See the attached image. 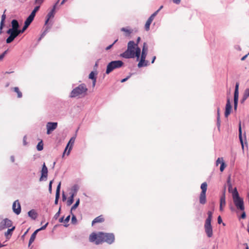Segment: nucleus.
<instances>
[{
  "label": "nucleus",
  "mask_w": 249,
  "mask_h": 249,
  "mask_svg": "<svg viewBox=\"0 0 249 249\" xmlns=\"http://www.w3.org/2000/svg\"><path fill=\"white\" fill-rule=\"evenodd\" d=\"M135 42L133 40L129 41L127 43L126 50L121 53L120 56L125 59L135 58Z\"/></svg>",
  "instance_id": "1"
},
{
  "label": "nucleus",
  "mask_w": 249,
  "mask_h": 249,
  "mask_svg": "<svg viewBox=\"0 0 249 249\" xmlns=\"http://www.w3.org/2000/svg\"><path fill=\"white\" fill-rule=\"evenodd\" d=\"M88 91V88L84 83H82L74 88L71 92L69 97L75 98L80 95L85 96Z\"/></svg>",
  "instance_id": "2"
},
{
  "label": "nucleus",
  "mask_w": 249,
  "mask_h": 249,
  "mask_svg": "<svg viewBox=\"0 0 249 249\" xmlns=\"http://www.w3.org/2000/svg\"><path fill=\"white\" fill-rule=\"evenodd\" d=\"M124 63L122 60H113L109 62L107 65L106 70V74H109L114 70L122 68L124 66Z\"/></svg>",
  "instance_id": "3"
},
{
  "label": "nucleus",
  "mask_w": 249,
  "mask_h": 249,
  "mask_svg": "<svg viewBox=\"0 0 249 249\" xmlns=\"http://www.w3.org/2000/svg\"><path fill=\"white\" fill-rule=\"evenodd\" d=\"M100 238L101 243L106 242L108 244H112L115 240V236L113 233H105L100 231Z\"/></svg>",
  "instance_id": "4"
},
{
  "label": "nucleus",
  "mask_w": 249,
  "mask_h": 249,
  "mask_svg": "<svg viewBox=\"0 0 249 249\" xmlns=\"http://www.w3.org/2000/svg\"><path fill=\"white\" fill-rule=\"evenodd\" d=\"M100 236V231L98 233L92 232L89 235V240L90 242H94L95 244L99 245L101 243Z\"/></svg>",
  "instance_id": "5"
},
{
  "label": "nucleus",
  "mask_w": 249,
  "mask_h": 249,
  "mask_svg": "<svg viewBox=\"0 0 249 249\" xmlns=\"http://www.w3.org/2000/svg\"><path fill=\"white\" fill-rule=\"evenodd\" d=\"M233 203L237 210L244 211L245 206L243 198L240 196L233 199Z\"/></svg>",
  "instance_id": "6"
},
{
  "label": "nucleus",
  "mask_w": 249,
  "mask_h": 249,
  "mask_svg": "<svg viewBox=\"0 0 249 249\" xmlns=\"http://www.w3.org/2000/svg\"><path fill=\"white\" fill-rule=\"evenodd\" d=\"M212 222L205 221L204 230L207 236L209 237H212L213 235V227L211 224Z\"/></svg>",
  "instance_id": "7"
},
{
  "label": "nucleus",
  "mask_w": 249,
  "mask_h": 249,
  "mask_svg": "<svg viewBox=\"0 0 249 249\" xmlns=\"http://www.w3.org/2000/svg\"><path fill=\"white\" fill-rule=\"evenodd\" d=\"M48 168L44 163L42 165V169L41 170V176L39 178V181H46L48 178Z\"/></svg>",
  "instance_id": "8"
},
{
  "label": "nucleus",
  "mask_w": 249,
  "mask_h": 249,
  "mask_svg": "<svg viewBox=\"0 0 249 249\" xmlns=\"http://www.w3.org/2000/svg\"><path fill=\"white\" fill-rule=\"evenodd\" d=\"M76 134L75 135V136L72 137L70 140H69V142L67 144V145L65 147L64 152H63V156H64L66 150H67L68 148L70 146L69 149L67 153V155H69L71 152V151L72 149V146L74 143L75 140L76 138Z\"/></svg>",
  "instance_id": "9"
},
{
  "label": "nucleus",
  "mask_w": 249,
  "mask_h": 249,
  "mask_svg": "<svg viewBox=\"0 0 249 249\" xmlns=\"http://www.w3.org/2000/svg\"><path fill=\"white\" fill-rule=\"evenodd\" d=\"M12 225V221L8 218H5L0 222V231L6 228H10Z\"/></svg>",
  "instance_id": "10"
},
{
  "label": "nucleus",
  "mask_w": 249,
  "mask_h": 249,
  "mask_svg": "<svg viewBox=\"0 0 249 249\" xmlns=\"http://www.w3.org/2000/svg\"><path fill=\"white\" fill-rule=\"evenodd\" d=\"M58 123L57 122H48L46 124L47 134H50L57 127Z\"/></svg>",
  "instance_id": "11"
},
{
  "label": "nucleus",
  "mask_w": 249,
  "mask_h": 249,
  "mask_svg": "<svg viewBox=\"0 0 249 249\" xmlns=\"http://www.w3.org/2000/svg\"><path fill=\"white\" fill-rule=\"evenodd\" d=\"M232 106L231 103L230 98L229 97L227 98V103L225 106L224 115L225 117H228L231 113L232 110Z\"/></svg>",
  "instance_id": "12"
},
{
  "label": "nucleus",
  "mask_w": 249,
  "mask_h": 249,
  "mask_svg": "<svg viewBox=\"0 0 249 249\" xmlns=\"http://www.w3.org/2000/svg\"><path fill=\"white\" fill-rule=\"evenodd\" d=\"M13 211L17 215L21 213V206L18 200L15 201L12 205Z\"/></svg>",
  "instance_id": "13"
},
{
  "label": "nucleus",
  "mask_w": 249,
  "mask_h": 249,
  "mask_svg": "<svg viewBox=\"0 0 249 249\" xmlns=\"http://www.w3.org/2000/svg\"><path fill=\"white\" fill-rule=\"evenodd\" d=\"M157 15V13L154 12L148 18L147 20L146 21V22L145 24V26H144L145 30L146 31H148L150 30V26L152 21L153 20L154 18L155 17V16Z\"/></svg>",
  "instance_id": "14"
},
{
  "label": "nucleus",
  "mask_w": 249,
  "mask_h": 249,
  "mask_svg": "<svg viewBox=\"0 0 249 249\" xmlns=\"http://www.w3.org/2000/svg\"><path fill=\"white\" fill-rule=\"evenodd\" d=\"M145 59L146 58L140 57L137 65L139 68L146 67L149 65V62Z\"/></svg>",
  "instance_id": "15"
},
{
  "label": "nucleus",
  "mask_w": 249,
  "mask_h": 249,
  "mask_svg": "<svg viewBox=\"0 0 249 249\" xmlns=\"http://www.w3.org/2000/svg\"><path fill=\"white\" fill-rule=\"evenodd\" d=\"M11 26L12 28L8 29L9 32H12L13 30L18 29L20 27V25L18 21L16 19H13L11 21Z\"/></svg>",
  "instance_id": "16"
},
{
  "label": "nucleus",
  "mask_w": 249,
  "mask_h": 249,
  "mask_svg": "<svg viewBox=\"0 0 249 249\" xmlns=\"http://www.w3.org/2000/svg\"><path fill=\"white\" fill-rule=\"evenodd\" d=\"M97 72L96 71H92L89 75V78L92 81V87H94L96 82Z\"/></svg>",
  "instance_id": "17"
},
{
  "label": "nucleus",
  "mask_w": 249,
  "mask_h": 249,
  "mask_svg": "<svg viewBox=\"0 0 249 249\" xmlns=\"http://www.w3.org/2000/svg\"><path fill=\"white\" fill-rule=\"evenodd\" d=\"M239 83L237 82L235 84V89L233 95V101H238L239 98Z\"/></svg>",
  "instance_id": "18"
},
{
  "label": "nucleus",
  "mask_w": 249,
  "mask_h": 249,
  "mask_svg": "<svg viewBox=\"0 0 249 249\" xmlns=\"http://www.w3.org/2000/svg\"><path fill=\"white\" fill-rule=\"evenodd\" d=\"M148 47L147 43L144 42L142 48V52L140 54V57L146 58L147 54Z\"/></svg>",
  "instance_id": "19"
},
{
  "label": "nucleus",
  "mask_w": 249,
  "mask_h": 249,
  "mask_svg": "<svg viewBox=\"0 0 249 249\" xmlns=\"http://www.w3.org/2000/svg\"><path fill=\"white\" fill-rule=\"evenodd\" d=\"M15 226H13L11 228H8L7 231H6L4 233V235L6 238V240L4 243L6 242L7 240L10 239V238H11V237L13 234V232L15 230Z\"/></svg>",
  "instance_id": "20"
},
{
  "label": "nucleus",
  "mask_w": 249,
  "mask_h": 249,
  "mask_svg": "<svg viewBox=\"0 0 249 249\" xmlns=\"http://www.w3.org/2000/svg\"><path fill=\"white\" fill-rule=\"evenodd\" d=\"M241 122L240 121L239 124V127H238V131H239V139L240 142V143L242 146V148L243 150H244V141L242 137V128H241Z\"/></svg>",
  "instance_id": "21"
},
{
  "label": "nucleus",
  "mask_w": 249,
  "mask_h": 249,
  "mask_svg": "<svg viewBox=\"0 0 249 249\" xmlns=\"http://www.w3.org/2000/svg\"><path fill=\"white\" fill-rule=\"evenodd\" d=\"M135 46L134 55L136 58V61H139L140 57L141 49L137 44H135Z\"/></svg>",
  "instance_id": "22"
},
{
  "label": "nucleus",
  "mask_w": 249,
  "mask_h": 249,
  "mask_svg": "<svg viewBox=\"0 0 249 249\" xmlns=\"http://www.w3.org/2000/svg\"><path fill=\"white\" fill-rule=\"evenodd\" d=\"M6 33L9 35V36L6 39V42L7 44L11 43L16 37L13 34L12 32H9V30H7Z\"/></svg>",
  "instance_id": "23"
},
{
  "label": "nucleus",
  "mask_w": 249,
  "mask_h": 249,
  "mask_svg": "<svg viewBox=\"0 0 249 249\" xmlns=\"http://www.w3.org/2000/svg\"><path fill=\"white\" fill-rule=\"evenodd\" d=\"M28 215L33 220H36L38 214L34 209H32L28 212Z\"/></svg>",
  "instance_id": "24"
},
{
  "label": "nucleus",
  "mask_w": 249,
  "mask_h": 249,
  "mask_svg": "<svg viewBox=\"0 0 249 249\" xmlns=\"http://www.w3.org/2000/svg\"><path fill=\"white\" fill-rule=\"evenodd\" d=\"M216 125L219 131L220 128V107L219 106L217 107V117H216Z\"/></svg>",
  "instance_id": "25"
},
{
  "label": "nucleus",
  "mask_w": 249,
  "mask_h": 249,
  "mask_svg": "<svg viewBox=\"0 0 249 249\" xmlns=\"http://www.w3.org/2000/svg\"><path fill=\"white\" fill-rule=\"evenodd\" d=\"M206 193H200L199 196V203L201 204L204 205L206 202Z\"/></svg>",
  "instance_id": "26"
},
{
  "label": "nucleus",
  "mask_w": 249,
  "mask_h": 249,
  "mask_svg": "<svg viewBox=\"0 0 249 249\" xmlns=\"http://www.w3.org/2000/svg\"><path fill=\"white\" fill-rule=\"evenodd\" d=\"M105 220L104 217L102 215H99L94 218L92 221V225L93 226L94 224L97 223H101L104 222Z\"/></svg>",
  "instance_id": "27"
},
{
  "label": "nucleus",
  "mask_w": 249,
  "mask_h": 249,
  "mask_svg": "<svg viewBox=\"0 0 249 249\" xmlns=\"http://www.w3.org/2000/svg\"><path fill=\"white\" fill-rule=\"evenodd\" d=\"M37 231H36V230L34 231V232L32 234L30 238L29 241L28 247L30 248L31 245L32 243L35 241L36 234L37 233Z\"/></svg>",
  "instance_id": "28"
},
{
  "label": "nucleus",
  "mask_w": 249,
  "mask_h": 249,
  "mask_svg": "<svg viewBox=\"0 0 249 249\" xmlns=\"http://www.w3.org/2000/svg\"><path fill=\"white\" fill-rule=\"evenodd\" d=\"M35 17L34 16L32 15L31 14H30L29 16L26 18L24 21V23L27 24V25L29 26L31 23L33 22L34 20Z\"/></svg>",
  "instance_id": "29"
},
{
  "label": "nucleus",
  "mask_w": 249,
  "mask_h": 249,
  "mask_svg": "<svg viewBox=\"0 0 249 249\" xmlns=\"http://www.w3.org/2000/svg\"><path fill=\"white\" fill-rule=\"evenodd\" d=\"M79 189V187L78 184H76L73 185L71 188V192L70 194H73L74 196H75L76 195Z\"/></svg>",
  "instance_id": "30"
},
{
  "label": "nucleus",
  "mask_w": 249,
  "mask_h": 249,
  "mask_svg": "<svg viewBox=\"0 0 249 249\" xmlns=\"http://www.w3.org/2000/svg\"><path fill=\"white\" fill-rule=\"evenodd\" d=\"M74 196L73 195V194H71L70 197H69L68 200H67V204L68 206H70L71 205L73 201H74Z\"/></svg>",
  "instance_id": "31"
},
{
  "label": "nucleus",
  "mask_w": 249,
  "mask_h": 249,
  "mask_svg": "<svg viewBox=\"0 0 249 249\" xmlns=\"http://www.w3.org/2000/svg\"><path fill=\"white\" fill-rule=\"evenodd\" d=\"M232 198L234 199L237 197H240L238 192L237 190L236 187H235L232 191Z\"/></svg>",
  "instance_id": "32"
},
{
  "label": "nucleus",
  "mask_w": 249,
  "mask_h": 249,
  "mask_svg": "<svg viewBox=\"0 0 249 249\" xmlns=\"http://www.w3.org/2000/svg\"><path fill=\"white\" fill-rule=\"evenodd\" d=\"M200 188L201 189V193H206L207 190V183L206 182H204L201 185Z\"/></svg>",
  "instance_id": "33"
},
{
  "label": "nucleus",
  "mask_w": 249,
  "mask_h": 249,
  "mask_svg": "<svg viewBox=\"0 0 249 249\" xmlns=\"http://www.w3.org/2000/svg\"><path fill=\"white\" fill-rule=\"evenodd\" d=\"M40 6L39 5H36V6L34 7V9L32 10L30 14L34 16V17L36 16V13L39 10L40 8Z\"/></svg>",
  "instance_id": "34"
},
{
  "label": "nucleus",
  "mask_w": 249,
  "mask_h": 249,
  "mask_svg": "<svg viewBox=\"0 0 249 249\" xmlns=\"http://www.w3.org/2000/svg\"><path fill=\"white\" fill-rule=\"evenodd\" d=\"M43 141L41 140L40 141H39L37 145H36V149L38 151H41L43 149Z\"/></svg>",
  "instance_id": "35"
},
{
  "label": "nucleus",
  "mask_w": 249,
  "mask_h": 249,
  "mask_svg": "<svg viewBox=\"0 0 249 249\" xmlns=\"http://www.w3.org/2000/svg\"><path fill=\"white\" fill-rule=\"evenodd\" d=\"M213 212L211 211H208L207 212L208 217L205 220V221L212 222L213 219Z\"/></svg>",
  "instance_id": "36"
},
{
  "label": "nucleus",
  "mask_w": 249,
  "mask_h": 249,
  "mask_svg": "<svg viewBox=\"0 0 249 249\" xmlns=\"http://www.w3.org/2000/svg\"><path fill=\"white\" fill-rule=\"evenodd\" d=\"M55 13V9L54 8H52V9L48 13L47 15V17L49 18H53L54 17Z\"/></svg>",
  "instance_id": "37"
},
{
  "label": "nucleus",
  "mask_w": 249,
  "mask_h": 249,
  "mask_svg": "<svg viewBox=\"0 0 249 249\" xmlns=\"http://www.w3.org/2000/svg\"><path fill=\"white\" fill-rule=\"evenodd\" d=\"M80 204V199L78 198L76 199L75 203L72 206L71 209V212H72L73 210L76 209Z\"/></svg>",
  "instance_id": "38"
},
{
  "label": "nucleus",
  "mask_w": 249,
  "mask_h": 249,
  "mask_svg": "<svg viewBox=\"0 0 249 249\" xmlns=\"http://www.w3.org/2000/svg\"><path fill=\"white\" fill-rule=\"evenodd\" d=\"M51 27H52V25H47L45 27L44 30L43 31V32L42 33V34L40 35L41 37H43L47 34L49 30H50L51 28Z\"/></svg>",
  "instance_id": "39"
},
{
  "label": "nucleus",
  "mask_w": 249,
  "mask_h": 249,
  "mask_svg": "<svg viewBox=\"0 0 249 249\" xmlns=\"http://www.w3.org/2000/svg\"><path fill=\"white\" fill-rule=\"evenodd\" d=\"M227 185H228V190H229V192H231L232 190V184L231 182V177L230 176H229L228 179H227Z\"/></svg>",
  "instance_id": "40"
},
{
  "label": "nucleus",
  "mask_w": 249,
  "mask_h": 249,
  "mask_svg": "<svg viewBox=\"0 0 249 249\" xmlns=\"http://www.w3.org/2000/svg\"><path fill=\"white\" fill-rule=\"evenodd\" d=\"M14 91L17 93L18 98H20L22 97V92L19 90V88L18 87H16L14 88Z\"/></svg>",
  "instance_id": "41"
},
{
  "label": "nucleus",
  "mask_w": 249,
  "mask_h": 249,
  "mask_svg": "<svg viewBox=\"0 0 249 249\" xmlns=\"http://www.w3.org/2000/svg\"><path fill=\"white\" fill-rule=\"evenodd\" d=\"M70 213L71 214V223L73 225L76 224L77 222L76 216L72 212H71Z\"/></svg>",
  "instance_id": "42"
},
{
  "label": "nucleus",
  "mask_w": 249,
  "mask_h": 249,
  "mask_svg": "<svg viewBox=\"0 0 249 249\" xmlns=\"http://www.w3.org/2000/svg\"><path fill=\"white\" fill-rule=\"evenodd\" d=\"M12 33L16 37L18 35L22 34L19 29L13 30V31H12Z\"/></svg>",
  "instance_id": "43"
},
{
  "label": "nucleus",
  "mask_w": 249,
  "mask_h": 249,
  "mask_svg": "<svg viewBox=\"0 0 249 249\" xmlns=\"http://www.w3.org/2000/svg\"><path fill=\"white\" fill-rule=\"evenodd\" d=\"M226 204L225 196L224 194L223 196H221L220 199V205L225 206Z\"/></svg>",
  "instance_id": "44"
},
{
  "label": "nucleus",
  "mask_w": 249,
  "mask_h": 249,
  "mask_svg": "<svg viewBox=\"0 0 249 249\" xmlns=\"http://www.w3.org/2000/svg\"><path fill=\"white\" fill-rule=\"evenodd\" d=\"M121 30L122 31H123L124 32H125L126 33H127V34L126 35V36H129L132 33V32L131 31V30H129V29H127L124 27H123L121 28Z\"/></svg>",
  "instance_id": "45"
},
{
  "label": "nucleus",
  "mask_w": 249,
  "mask_h": 249,
  "mask_svg": "<svg viewBox=\"0 0 249 249\" xmlns=\"http://www.w3.org/2000/svg\"><path fill=\"white\" fill-rule=\"evenodd\" d=\"M226 167V164L224 160H221V163L220 167V171L223 172Z\"/></svg>",
  "instance_id": "46"
},
{
  "label": "nucleus",
  "mask_w": 249,
  "mask_h": 249,
  "mask_svg": "<svg viewBox=\"0 0 249 249\" xmlns=\"http://www.w3.org/2000/svg\"><path fill=\"white\" fill-rule=\"evenodd\" d=\"M45 1V0H35L34 4L35 5H39L41 6Z\"/></svg>",
  "instance_id": "47"
},
{
  "label": "nucleus",
  "mask_w": 249,
  "mask_h": 249,
  "mask_svg": "<svg viewBox=\"0 0 249 249\" xmlns=\"http://www.w3.org/2000/svg\"><path fill=\"white\" fill-rule=\"evenodd\" d=\"M48 224L49 223L47 222L44 225L42 226L40 228L36 229V231H37V232H38L39 231L45 230Z\"/></svg>",
  "instance_id": "48"
},
{
  "label": "nucleus",
  "mask_w": 249,
  "mask_h": 249,
  "mask_svg": "<svg viewBox=\"0 0 249 249\" xmlns=\"http://www.w3.org/2000/svg\"><path fill=\"white\" fill-rule=\"evenodd\" d=\"M60 213H61V206L59 207L58 211L54 215L53 219H54L55 220H56L59 216Z\"/></svg>",
  "instance_id": "49"
},
{
  "label": "nucleus",
  "mask_w": 249,
  "mask_h": 249,
  "mask_svg": "<svg viewBox=\"0 0 249 249\" xmlns=\"http://www.w3.org/2000/svg\"><path fill=\"white\" fill-rule=\"evenodd\" d=\"M217 223L218 224H222L223 226H225V224L223 222L222 217L220 215H219L217 217Z\"/></svg>",
  "instance_id": "50"
},
{
  "label": "nucleus",
  "mask_w": 249,
  "mask_h": 249,
  "mask_svg": "<svg viewBox=\"0 0 249 249\" xmlns=\"http://www.w3.org/2000/svg\"><path fill=\"white\" fill-rule=\"evenodd\" d=\"M117 41H118V39H116L113 42V43H112L111 44H110L109 46H108L106 48V50L107 51V50H109V49H110L113 47V46L117 42Z\"/></svg>",
  "instance_id": "51"
},
{
  "label": "nucleus",
  "mask_w": 249,
  "mask_h": 249,
  "mask_svg": "<svg viewBox=\"0 0 249 249\" xmlns=\"http://www.w3.org/2000/svg\"><path fill=\"white\" fill-rule=\"evenodd\" d=\"M242 212L241 214L240 215V216L239 217V219H245L246 217V212H245V210L244 211H241Z\"/></svg>",
  "instance_id": "52"
},
{
  "label": "nucleus",
  "mask_w": 249,
  "mask_h": 249,
  "mask_svg": "<svg viewBox=\"0 0 249 249\" xmlns=\"http://www.w3.org/2000/svg\"><path fill=\"white\" fill-rule=\"evenodd\" d=\"M231 212H236V213H238V211H237L235 208V207L232 205L231 203L230 204L229 206Z\"/></svg>",
  "instance_id": "53"
},
{
  "label": "nucleus",
  "mask_w": 249,
  "mask_h": 249,
  "mask_svg": "<svg viewBox=\"0 0 249 249\" xmlns=\"http://www.w3.org/2000/svg\"><path fill=\"white\" fill-rule=\"evenodd\" d=\"M243 95L247 98L249 97V89H246L243 93Z\"/></svg>",
  "instance_id": "54"
},
{
  "label": "nucleus",
  "mask_w": 249,
  "mask_h": 249,
  "mask_svg": "<svg viewBox=\"0 0 249 249\" xmlns=\"http://www.w3.org/2000/svg\"><path fill=\"white\" fill-rule=\"evenodd\" d=\"M53 180H52L50 181L49 184V191L50 193H52V184L53 183Z\"/></svg>",
  "instance_id": "55"
},
{
  "label": "nucleus",
  "mask_w": 249,
  "mask_h": 249,
  "mask_svg": "<svg viewBox=\"0 0 249 249\" xmlns=\"http://www.w3.org/2000/svg\"><path fill=\"white\" fill-rule=\"evenodd\" d=\"M29 26L27 25V24L24 23V26L23 27H22V28L21 29H20L21 33H23L27 29V28L29 27Z\"/></svg>",
  "instance_id": "56"
},
{
  "label": "nucleus",
  "mask_w": 249,
  "mask_h": 249,
  "mask_svg": "<svg viewBox=\"0 0 249 249\" xmlns=\"http://www.w3.org/2000/svg\"><path fill=\"white\" fill-rule=\"evenodd\" d=\"M132 75V74L130 73L128 76H126L125 78L122 79L121 80V83L125 82Z\"/></svg>",
  "instance_id": "57"
},
{
  "label": "nucleus",
  "mask_w": 249,
  "mask_h": 249,
  "mask_svg": "<svg viewBox=\"0 0 249 249\" xmlns=\"http://www.w3.org/2000/svg\"><path fill=\"white\" fill-rule=\"evenodd\" d=\"M238 101H233V109L235 111L237 110Z\"/></svg>",
  "instance_id": "58"
},
{
  "label": "nucleus",
  "mask_w": 249,
  "mask_h": 249,
  "mask_svg": "<svg viewBox=\"0 0 249 249\" xmlns=\"http://www.w3.org/2000/svg\"><path fill=\"white\" fill-rule=\"evenodd\" d=\"M221 160H223V159L222 158H218L217 160H216V165L217 166L219 163L221 164Z\"/></svg>",
  "instance_id": "59"
},
{
  "label": "nucleus",
  "mask_w": 249,
  "mask_h": 249,
  "mask_svg": "<svg viewBox=\"0 0 249 249\" xmlns=\"http://www.w3.org/2000/svg\"><path fill=\"white\" fill-rule=\"evenodd\" d=\"M70 218H71V215H68L65 219H64V223H68L70 220Z\"/></svg>",
  "instance_id": "60"
},
{
  "label": "nucleus",
  "mask_w": 249,
  "mask_h": 249,
  "mask_svg": "<svg viewBox=\"0 0 249 249\" xmlns=\"http://www.w3.org/2000/svg\"><path fill=\"white\" fill-rule=\"evenodd\" d=\"M61 184V182H59V183L58 184L57 186L56 192H60Z\"/></svg>",
  "instance_id": "61"
},
{
  "label": "nucleus",
  "mask_w": 249,
  "mask_h": 249,
  "mask_svg": "<svg viewBox=\"0 0 249 249\" xmlns=\"http://www.w3.org/2000/svg\"><path fill=\"white\" fill-rule=\"evenodd\" d=\"M62 201H65L67 199V196L65 195L64 192H63L62 195Z\"/></svg>",
  "instance_id": "62"
},
{
  "label": "nucleus",
  "mask_w": 249,
  "mask_h": 249,
  "mask_svg": "<svg viewBox=\"0 0 249 249\" xmlns=\"http://www.w3.org/2000/svg\"><path fill=\"white\" fill-rule=\"evenodd\" d=\"M248 98L246 97L243 95L242 98L240 100V103L243 104L244 102Z\"/></svg>",
  "instance_id": "63"
},
{
  "label": "nucleus",
  "mask_w": 249,
  "mask_h": 249,
  "mask_svg": "<svg viewBox=\"0 0 249 249\" xmlns=\"http://www.w3.org/2000/svg\"><path fill=\"white\" fill-rule=\"evenodd\" d=\"M5 19H6V15L4 14H3L1 16V19L0 22H2V23L3 22L5 23Z\"/></svg>",
  "instance_id": "64"
}]
</instances>
